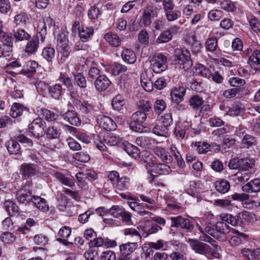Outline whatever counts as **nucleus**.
I'll return each mask as SVG.
<instances>
[{"label": "nucleus", "instance_id": "f257e3e1", "mask_svg": "<svg viewBox=\"0 0 260 260\" xmlns=\"http://www.w3.org/2000/svg\"><path fill=\"white\" fill-rule=\"evenodd\" d=\"M140 216L148 215L150 216V218L145 220L144 232V234H146L145 237L154 234L162 230V226L166 224V221L164 218L153 215V214L149 211L144 210L142 204L140 203L135 209Z\"/></svg>", "mask_w": 260, "mask_h": 260}, {"label": "nucleus", "instance_id": "f03ea898", "mask_svg": "<svg viewBox=\"0 0 260 260\" xmlns=\"http://www.w3.org/2000/svg\"><path fill=\"white\" fill-rule=\"evenodd\" d=\"M140 162L150 172L152 176H158L161 175L170 174L172 170L166 164L155 162V158L153 155L148 154L145 158H141Z\"/></svg>", "mask_w": 260, "mask_h": 260}, {"label": "nucleus", "instance_id": "7ed1b4c3", "mask_svg": "<svg viewBox=\"0 0 260 260\" xmlns=\"http://www.w3.org/2000/svg\"><path fill=\"white\" fill-rule=\"evenodd\" d=\"M221 217L223 220L226 221L233 226H245L255 219V215L248 211L240 212L237 217L230 214H224Z\"/></svg>", "mask_w": 260, "mask_h": 260}, {"label": "nucleus", "instance_id": "20e7f679", "mask_svg": "<svg viewBox=\"0 0 260 260\" xmlns=\"http://www.w3.org/2000/svg\"><path fill=\"white\" fill-rule=\"evenodd\" d=\"M98 137L99 139H95L94 141V145L101 151H105L107 150L106 144L123 147L124 140L119 136L108 134L103 138H101L99 135Z\"/></svg>", "mask_w": 260, "mask_h": 260}, {"label": "nucleus", "instance_id": "39448f33", "mask_svg": "<svg viewBox=\"0 0 260 260\" xmlns=\"http://www.w3.org/2000/svg\"><path fill=\"white\" fill-rule=\"evenodd\" d=\"M171 220L170 232H173L174 229L182 231L186 233H190L194 229L192 221L188 218L182 217L181 215L170 217Z\"/></svg>", "mask_w": 260, "mask_h": 260}, {"label": "nucleus", "instance_id": "423d86ee", "mask_svg": "<svg viewBox=\"0 0 260 260\" xmlns=\"http://www.w3.org/2000/svg\"><path fill=\"white\" fill-rule=\"evenodd\" d=\"M173 61L175 64H179L185 70H188L192 66L190 53L187 49H176Z\"/></svg>", "mask_w": 260, "mask_h": 260}, {"label": "nucleus", "instance_id": "0eeeda50", "mask_svg": "<svg viewBox=\"0 0 260 260\" xmlns=\"http://www.w3.org/2000/svg\"><path fill=\"white\" fill-rule=\"evenodd\" d=\"M56 49L58 52L61 55V59L63 60V62L72 53V49L69 44L68 38L65 33L61 32L58 35Z\"/></svg>", "mask_w": 260, "mask_h": 260}, {"label": "nucleus", "instance_id": "6e6552de", "mask_svg": "<svg viewBox=\"0 0 260 260\" xmlns=\"http://www.w3.org/2000/svg\"><path fill=\"white\" fill-rule=\"evenodd\" d=\"M32 186L31 180H26L22 183L21 188L17 191L16 194L17 200L20 203L26 205L31 202Z\"/></svg>", "mask_w": 260, "mask_h": 260}, {"label": "nucleus", "instance_id": "1a4fd4ad", "mask_svg": "<svg viewBox=\"0 0 260 260\" xmlns=\"http://www.w3.org/2000/svg\"><path fill=\"white\" fill-rule=\"evenodd\" d=\"M150 61L151 67L155 73H161L168 68L167 58L161 53L154 54Z\"/></svg>", "mask_w": 260, "mask_h": 260}, {"label": "nucleus", "instance_id": "9d476101", "mask_svg": "<svg viewBox=\"0 0 260 260\" xmlns=\"http://www.w3.org/2000/svg\"><path fill=\"white\" fill-rule=\"evenodd\" d=\"M224 214H220V218L221 221L217 222L215 226V233H216L215 235H217L216 239L222 242L226 241L228 239L227 234L230 231V226L228 225L230 223L226 221L223 220L221 217Z\"/></svg>", "mask_w": 260, "mask_h": 260}, {"label": "nucleus", "instance_id": "9b49d317", "mask_svg": "<svg viewBox=\"0 0 260 260\" xmlns=\"http://www.w3.org/2000/svg\"><path fill=\"white\" fill-rule=\"evenodd\" d=\"M45 122L40 118L34 119L28 125V129L31 136L37 139L43 137L45 134Z\"/></svg>", "mask_w": 260, "mask_h": 260}, {"label": "nucleus", "instance_id": "f8f14e48", "mask_svg": "<svg viewBox=\"0 0 260 260\" xmlns=\"http://www.w3.org/2000/svg\"><path fill=\"white\" fill-rule=\"evenodd\" d=\"M158 13L157 8L155 7L150 6L146 8L143 11L139 22L140 27H147L151 23L152 18L157 17Z\"/></svg>", "mask_w": 260, "mask_h": 260}, {"label": "nucleus", "instance_id": "ddd939ff", "mask_svg": "<svg viewBox=\"0 0 260 260\" xmlns=\"http://www.w3.org/2000/svg\"><path fill=\"white\" fill-rule=\"evenodd\" d=\"M188 243L193 250L198 254L206 255L211 252V247L207 244L197 239H188Z\"/></svg>", "mask_w": 260, "mask_h": 260}, {"label": "nucleus", "instance_id": "4468645a", "mask_svg": "<svg viewBox=\"0 0 260 260\" xmlns=\"http://www.w3.org/2000/svg\"><path fill=\"white\" fill-rule=\"evenodd\" d=\"M138 247L137 243L127 242L119 246V254L118 258H131L130 255Z\"/></svg>", "mask_w": 260, "mask_h": 260}, {"label": "nucleus", "instance_id": "2eb2a0df", "mask_svg": "<svg viewBox=\"0 0 260 260\" xmlns=\"http://www.w3.org/2000/svg\"><path fill=\"white\" fill-rule=\"evenodd\" d=\"M20 173L25 179L31 178L37 175L36 165L24 162L20 166Z\"/></svg>", "mask_w": 260, "mask_h": 260}, {"label": "nucleus", "instance_id": "dca6fc26", "mask_svg": "<svg viewBox=\"0 0 260 260\" xmlns=\"http://www.w3.org/2000/svg\"><path fill=\"white\" fill-rule=\"evenodd\" d=\"M78 34L82 42H87L90 40L93 36L94 28L92 26L82 23L81 29H79Z\"/></svg>", "mask_w": 260, "mask_h": 260}, {"label": "nucleus", "instance_id": "f3484780", "mask_svg": "<svg viewBox=\"0 0 260 260\" xmlns=\"http://www.w3.org/2000/svg\"><path fill=\"white\" fill-rule=\"evenodd\" d=\"M73 104L78 110L84 114L91 113L94 110V106L86 101L75 99Z\"/></svg>", "mask_w": 260, "mask_h": 260}, {"label": "nucleus", "instance_id": "a211bd4d", "mask_svg": "<svg viewBox=\"0 0 260 260\" xmlns=\"http://www.w3.org/2000/svg\"><path fill=\"white\" fill-rule=\"evenodd\" d=\"M97 122L101 127L107 131L115 130L116 127L115 122L110 117L105 115L98 116Z\"/></svg>", "mask_w": 260, "mask_h": 260}, {"label": "nucleus", "instance_id": "6ab92c4d", "mask_svg": "<svg viewBox=\"0 0 260 260\" xmlns=\"http://www.w3.org/2000/svg\"><path fill=\"white\" fill-rule=\"evenodd\" d=\"M39 37H40L39 32L36 35L34 36L32 38L27 41V43L25 46L24 51L28 54H34L37 51L39 47Z\"/></svg>", "mask_w": 260, "mask_h": 260}, {"label": "nucleus", "instance_id": "aec40b11", "mask_svg": "<svg viewBox=\"0 0 260 260\" xmlns=\"http://www.w3.org/2000/svg\"><path fill=\"white\" fill-rule=\"evenodd\" d=\"M61 116L65 121L71 125L78 126L81 123V121L79 118L77 113L74 110H68Z\"/></svg>", "mask_w": 260, "mask_h": 260}, {"label": "nucleus", "instance_id": "412c9836", "mask_svg": "<svg viewBox=\"0 0 260 260\" xmlns=\"http://www.w3.org/2000/svg\"><path fill=\"white\" fill-rule=\"evenodd\" d=\"M111 84L108 78L105 75H102L94 81V86L98 91L102 92L106 90Z\"/></svg>", "mask_w": 260, "mask_h": 260}, {"label": "nucleus", "instance_id": "4be33fe9", "mask_svg": "<svg viewBox=\"0 0 260 260\" xmlns=\"http://www.w3.org/2000/svg\"><path fill=\"white\" fill-rule=\"evenodd\" d=\"M186 92V88L183 86L174 87L171 91L172 101L176 104L180 103L183 100Z\"/></svg>", "mask_w": 260, "mask_h": 260}, {"label": "nucleus", "instance_id": "5701e85b", "mask_svg": "<svg viewBox=\"0 0 260 260\" xmlns=\"http://www.w3.org/2000/svg\"><path fill=\"white\" fill-rule=\"evenodd\" d=\"M71 228L69 226H64L62 227L58 233V235L61 238H57V241L64 245L72 244V242H68L67 240V238L71 235Z\"/></svg>", "mask_w": 260, "mask_h": 260}, {"label": "nucleus", "instance_id": "b1692460", "mask_svg": "<svg viewBox=\"0 0 260 260\" xmlns=\"http://www.w3.org/2000/svg\"><path fill=\"white\" fill-rule=\"evenodd\" d=\"M136 143L137 145L143 148H151L154 144L155 140L152 138L145 135L137 137Z\"/></svg>", "mask_w": 260, "mask_h": 260}, {"label": "nucleus", "instance_id": "393cba45", "mask_svg": "<svg viewBox=\"0 0 260 260\" xmlns=\"http://www.w3.org/2000/svg\"><path fill=\"white\" fill-rule=\"evenodd\" d=\"M104 38L113 47H119L122 43L121 38L117 34L111 32L106 33Z\"/></svg>", "mask_w": 260, "mask_h": 260}, {"label": "nucleus", "instance_id": "a878e982", "mask_svg": "<svg viewBox=\"0 0 260 260\" xmlns=\"http://www.w3.org/2000/svg\"><path fill=\"white\" fill-rule=\"evenodd\" d=\"M13 32L15 42L28 41L31 37L30 35L22 28L14 29Z\"/></svg>", "mask_w": 260, "mask_h": 260}, {"label": "nucleus", "instance_id": "bb28decb", "mask_svg": "<svg viewBox=\"0 0 260 260\" xmlns=\"http://www.w3.org/2000/svg\"><path fill=\"white\" fill-rule=\"evenodd\" d=\"M59 79L63 85L67 87L68 90L70 91L71 96H73L75 92H77V90H75L71 78L65 74L60 73Z\"/></svg>", "mask_w": 260, "mask_h": 260}, {"label": "nucleus", "instance_id": "cd10ccee", "mask_svg": "<svg viewBox=\"0 0 260 260\" xmlns=\"http://www.w3.org/2000/svg\"><path fill=\"white\" fill-rule=\"evenodd\" d=\"M73 80L75 84L81 89H85L87 87V81L82 73L73 72Z\"/></svg>", "mask_w": 260, "mask_h": 260}, {"label": "nucleus", "instance_id": "c85d7f7f", "mask_svg": "<svg viewBox=\"0 0 260 260\" xmlns=\"http://www.w3.org/2000/svg\"><path fill=\"white\" fill-rule=\"evenodd\" d=\"M187 102L188 105L193 111H198L204 104V101L201 96L194 95L188 99Z\"/></svg>", "mask_w": 260, "mask_h": 260}, {"label": "nucleus", "instance_id": "c756f323", "mask_svg": "<svg viewBox=\"0 0 260 260\" xmlns=\"http://www.w3.org/2000/svg\"><path fill=\"white\" fill-rule=\"evenodd\" d=\"M31 202L39 210L43 212H47L49 210V207L45 199L39 196H32Z\"/></svg>", "mask_w": 260, "mask_h": 260}, {"label": "nucleus", "instance_id": "7c9ffc66", "mask_svg": "<svg viewBox=\"0 0 260 260\" xmlns=\"http://www.w3.org/2000/svg\"><path fill=\"white\" fill-rule=\"evenodd\" d=\"M154 151L155 154L166 164H169L173 160V156L161 147H156Z\"/></svg>", "mask_w": 260, "mask_h": 260}, {"label": "nucleus", "instance_id": "2f4dec72", "mask_svg": "<svg viewBox=\"0 0 260 260\" xmlns=\"http://www.w3.org/2000/svg\"><path fill=\"white\" fill-rule=\"evenodd\" d=\"M48 91L51 97L55 99V100H59L62 96V85L57 83L49 86Z\"/></svg>", "mask_w": 260, "mask_h": 260}, {"label": "nucleus", "instance_id": "473e14b6", "mask_svg": "<svg viewBox=\"0 0 260 260\" xmlns=\"http://www.w3.org/2000/svg\"><path fill=\"white\" fill-rule=\"evenodd\" d=\"M24 111H28V109L19 103H14L12 106L10 115L13 118H17L21 116Z\"/></svg>", "mask_w": 260, "mask_h": 260}, {"label": "nucleus", "instance_id": "72a5a7b5", "mask_svg": "<svg viewBox=\"0 0 260 260\" xmlns=\"http://www.w3.org/2000/svg\"><path fill=\"white\" fill-rule=\"evenodd\" d=\"M121 57L125 62L129 64L135 63L137 59L135 53L130 49H125L121 53Z\"/></svg>", "mask_w": 260, "mask_h": 260}, {"label": "nucleus", "instance_id": "f704fd0d", "mask_svg": "<svg viewBox=\"0 0 260 260\" xmlns=\"http://www.w3.org/2000/svg\"><path fill=\"white\" fill-rule=\"evenodd\" d=\"M230 182L225 179H220L215 182V187L216 190L221 193L227 192L230 188Z\"/></svg>", "mask_w": 260, "mask_h": 260}, {"label": "nucleus", "instance_id": "c9c22d12", "mask_svg": "<svg viewBox=\"0 0 260 260\" xmlns=\"http://www.w3.org/2000/svg\"><path fill=\"white\" fill-rule=\"evenodd\" d=\"M8 152L12 154H17L20 151V146L17 141L11 139L6 143Z\"/></svg>", "mask_w": 260, "mask_h": 260}, {"label": "nucleus", "instance_id": "e433bc0d", "mask_svg": "<svg viewBox=\"0 0 260 260\" xmlns=\"http://www.w3.org/2000/svg\"><path fill=\"white\" fill-rule=\"evenodd\" d=\"M248 63L252 68H253L256 71L259 70L257 68L258 65H260V51L255 50L253 52L252 54L250 56L248 60Z\"/></svg>", "mask_w": 260, "mask_h": 260}, {"label": "nucleus", "instance_id": "4c0bfd02", "mask_svg": "<svg viewBox=\"0 0 260 260\" xmlns=\"http://www.w3.org/2000/svg\"><path fill=\"white\" fill-rule=\"evenodd\" d=\"M137 110L147 115L152 110V104L150 102L144 100H140L137 104Z\"/></svg>", "mask_w": 260, "mask_h": 260}, {"label": "nucleus", "instance_id": "58836bf2", "mask_svg": "<svg viewBox=\"0 0 260 260\" xmlns=\"http://www.w3.org/2000/svg\"><path fill=\"white\" fill-rule=\"evenodd\" d=\"M173 37L172 31L170 29L164 30L156 40L158 44L166 43L170 41Z\"/></svg>", "mask_w": 260, "mask_h": 260}, {"label": "nucleus", "instance_id": "ea45409f", "mask_svg": "<svg viewBox=\"0 0 260 260\" xmlns=\"http://www.w3.org/2000/svg\"><path fill=\"white\" fill-rule=\"evenodd\" d=\"M54 176L62 184L69 187H73L75 184L73 179L66 177L63 174L60 172H55Z\"/></svg>", "mask_w": 260, "mask_h": 260}, {"label": "nucleus", "instance_id": "a19ab883", "mask_svg": "<svg viewBox=\"0 0 260 260\" xmlns=\"http://www.w3.org/2000/svg\"><path fill=\"white\" fill-rule=\"evenodd\" d=\"M125 104L123 96L121 94H117L114 96L112 101V106L113 109L117 111L121 110Z\"/></svg>", "mask_w": 260, "mask_h": 260}, {"label": "nucleus", "instance_id": "79ce46f5", "mask_svg": "<svg viewBox=\"0 0 260 260\" xmlns=\"http://www.w3.org/2000/svg\"><path fill=\"white\" fill-rule=\"evenodd\" d=\"M123 147L125 152L131 157L136 159L140 157V150L137 146L130 144L126 145L123 144Z\"/></svg>", "mask_w": 260, "mask_h": 260}, {"label": "nucleus", "instance_id": "37998d69", "mask_svg": "<svg viewBox=\"0 0 260 260\" xmlns=\"http://www.w3.org/2000/svg\"><path fill=\"white\" fill-rule=\"evenodd\" d=\"M34 240L36 244L40 246L39 247H34V249L35 251H36L37 249L42 250L43 251L46 250L44 248L42 247L43 246H45L48 242V239L46 236L43 235V234L37 235L35 236Z\"/></svg>", "mask_w": 260, "mask_h": 260}, {"label": "nucleus", "instance_id": "c03bdc74", "mask_svg": "<svg viewBox=\"0 0 260 260\" xmlns=\"http://www.w3.org/2000/svg\"><path fill=\"white\" fill-rule=\"evenodd\" d=\"M4 207L6 211H7L10 216L18 214L19 213V208L18 206L13 201H5L4 203Z\"/></svg>", "mask_w": 260, "mask_h": 260}, {"label": "nucleus", "instance_id": "a18cd8bd", "mask_svg": "<svg viewBox=\"0 0 260 260\" xmlns=\"http://www.w3.org/2000/svg\"><path fill=\"white\" fill-rule=\"evenodd\" d=\"M109 70L112 75L117 76L125 72L127 70V67L119 63L114 62L110 66Z\"/></svg>", "mask_w": 260, "mask_h": 260}, {"label": "nucleus", "instance_id": "49530a36", "mask_svg": "<svg viewBox=\"0 0 260 260\" xmlns=\"http://www.w3.org/2000/svg\"><path fill=\"white\" fill-rule=\"evenodd\" d=\"M53 22V18L49 16L47 17L43 22V26L41 29L39 27V34L41 37V42H44L47 34L46 25H52Z\"/></svg>", "mask_w": 260, "mask_h": 260}, {"label": "nucleus", "instance_id": "de8ad7c7", "mask_svg": "<svg viewBox=\"0 0 260 260\" xmlns=\"http://www.w3.org/2000/svg\"><path fill=\"white\" fill-rule=\"evenodd\" d=\"M146 74L143 73L141 76V83L144 89L148 92H150L153 90L154 83L150 78H147Z\"/></svg>", "mask_w": 260, "mask_h": 260}, {"label": "nucleus", "instance_id": "09e8293b", "mask_svg": "<svg viewBox=\"0 0 260 260\" xmlns=\"http://www.w3.org/2000/svg\"><path fill=\"white\" fill-rule=\"evenodd\" d=\"M187 41L190 46V49L193 53H198L201 52L202 45L200 41L196 39V37L192 36L188 39Z\"/></svg>", "mask_w": 260, "mask_h": 260}, {"label": "nucleus", "instance_id": "8fccbe9b", "mask_svg": "<svg viewBox=\"0 0 260 260\" xmlns=\"http://www.w3.org/2000/svg\"><path fill=\"white\" fill-rule=\"evenodd\" d=\"M41 115L46 120L51 122H54L58 117L56 113L47 109H41Z\"/></svg>", "mask_w": 260, "mask_h": 260}, {"label": "nucleus", "instance_id": "3c124183", "mask_svg": "<svg viewBox=\"0 0 260 260\" xmlns=\"http://www.w3.org/2000/svg\"><path fill=\"white\" fill-rule=\"evenodd\" d=\"M129 185V179L126 177H122L119 179L114 188L119 190H123L128 189Z\"/></svg>", "mask_w": 260, "mask_h": 260}, {"label": "nucleus", "instance_id": "603ef678", "mask_svg": "<svg viewBox=\"0 0 260 260\" xmlns=\"http://www.w3.org/2000/svg\"><path fill=\"white\" fill-rule=\"evenodd\" d=\"M241 144L243 147L249 148L256 144V138L251 135L246 134L242 140Z\"/></svg>", "mask_w": 260, "mask_h": 260}, {"label": "nucleus", "instance_id": "864d4df0", "mask_svg": "<svg viewBox=\"0 0 260 260\" xmlns=\"http://www.w3.org/2000/svg\"><path fill=\"white\" fill-rule=\"evenodd\" d=\"M144 122L137 121L135 120L131 119V121L129 123V126L130 129L137 133H143L144 132V129L146 127L143 125Z\"/></svg>", "mask_w": 260, "mask_h": 260}, {"label": "nucleus", "instance_id": "5fc2aeb1", "mask_svg": "<svg viewBox=\"0 0 260 260\" xmlns=\"http://www.w3.org/2000/svg\"><path fill=\"white\" fill-rule=\"evenodd\" d=\"M55 49L53 47H45L42 51V55L49 62H51L55 56Z\"/></svg>", "mask_w": 260, "mask_h": 260}, {"label": "nucleus", "instance_id": "6e6d98bb", "mask_svg": "<svg viewBox=\"0 0 260 260\" xmlns=\"http://www.w3.org/2000/svg\"><path fill=\"white\" fill-rule=\"evenodd\" d=\"M218 4L225 11L234 12L236 10V7L234 3L230 0H218Z\"/></svg>", "mask_w": 260, "mask_h": 260}, {"label": "nucleus", "instance_id": "4d7b16f0", "mask_svg": "<svg viewBox=\"0 0 260 260\" xmlns=\"http://www.w3.org/2000/svg\"><path fill=\"white\" fill-rule=\"evenodd\" d=\"M254 165V160L248 157L240 158V170H246L251 169Z\"/></svg>", "mask_w": 260, "mask_h": 260}, {"label": "nucleus", "instance_id": "13d9d810", "mask_svg": "<svg viewBox=\"0 0 260 260\" xmlns=\"http://www.w3.org/2000/svg\"><path fill=\"white\" fill-rule=\"evenodd\" d=\"M46 136L48 139H55L59 138L60 132L54 126H49L45 131Z\"/></svg>", "mask_w": 260, "mask_h": 260}, {"label": "nucleus", "instance_id": "bf43d9fd", "mask_svg": "<svg viewBox=\"0 0 260 260\" xmlns=\"http://www.w3.org/2000/svg\"><path fill=\"white\" fill-rule=\"evenodd\" d=\"M217 42L218 40L215 37L208 38L205 43L206 49L211 52L215 51L218 47Z\"/></svg>", "mask_w": 260, "mask_h": 260}, {"label": "nucleus", "instance_id": "052dcab7", "mask_svg": "<svg viewBox=\"0 0 260 260\" xmlns=\"http://www.w3.org/2000/svg\"><path fill=\"white\" fill-rule=\"evenodd\" d=\"M152 132L158 136L167 137L169 136V128L162 124L156 125L152 129Z\"/></svg>", "mask_w": 260, "mask_h": 260}, {"label": "nucleus", "instance_id": "680f3d73", "mask_svg": "<svg viewBox=\"0 0 260 260\" xmlns=\"http://www.w3.org/2000/svg\"><path fill=\"white\" fill-rule=\"evenodd\" d=\"M210 224L209 223L208 224L206 223L205 225H202V226H200L198 224H197V225L198 226V229L201 233L203 234H208L216 238V237H217V235H215V229L212 228Z\"/></svg>", "mask_w": 260, "mask_h": 260}, {"label": "nucleus", "instance_id": "e2e57ef3", "mask_svg": "<svg viewBox=\"0 0 260 260\" xmlns=\"http://www.w3.org/2000/svg\"><path fill=\"white\" fill-rule=\"evenodd\" d=\"M167 105L165 101L161 99H157L154 104V111L157 114H160L166 108Z\"/></svg>", "mask_w": 260, "mask_h": 260}, {"label": "nucleus", "instance_id": "0e129e2a", "mask_svg": "<svg viewBox=\"0 0 260 260\" xmlns=\"http://www.w3.org/2000/svg\"><path fill=\"white\" fill-rule=\"evenodd\" d=\"M102 15V12L95 6L91 7L88 11V16L91 20H98Z\"/></svg>", "mask_w": 260, "mask_h": 260}, {"label": "nucleus", "instance_id": "69168bd1", "mask_svg": "<svg viewBox=\"0 0 260 260\" xmlns=\"http://www.w3.org/2000/svg\"><path fill=\"white\" fill-rule=\"evenodd\" d=\"M13 38L11 34L7 33L3 30L0 31V41L2 45H13Z\"/></svg>", "mask_w": 260, "mask_h": 260}, {"label": "nucleus", "instance_id": "338daca9", "mask_svg": "<svg viewBox=\"0 0 260 260\" xmlns=\"http://www.w3.org/2000/svg\"><path fill=\"white\" fill-rule=\"evenodd\" d=\"M29 20L27 15L25 13H21L14 17V22L16 25H25Z\"/></svg>", "mask_w": 260, "mask_h": 260}, {"label": "nucleus", "instance_id": "774afa93", "mask_svg": "<svg viewBox=\"0 0 260 260\" xmlns=\"http://www.w3.org/2000/svg\"><path fill=\"white\" fill-rule=\"evenodd\" d=\"M245 237L244 234H241L239 236H234L232 237L229 240V242L232 246H237L243 243L245 240Z\"/></svg>", "mask_w": 260, "mask_h": 260}]
</instances>
